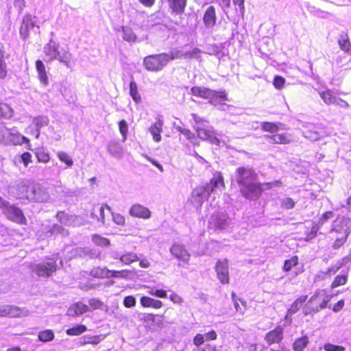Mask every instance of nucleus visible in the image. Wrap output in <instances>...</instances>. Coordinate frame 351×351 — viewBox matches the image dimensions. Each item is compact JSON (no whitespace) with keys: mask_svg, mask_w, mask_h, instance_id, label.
Returning a JSON list of instances; mask_svg holds the SVG:
<instances>
[{"mask_svg":"<svg viewBox=\"0 0 351 351\" xmlns=\"http://www.w3.org/2000/svg\"><path fill=\"white\" fill-rule=\"evenodd\" d=\"M59 45L57 44L53 39H51L49 43L44 47V53L46 57V61L51 62L54 60H58L60 62L63 63L67 68H72L73 64L71 62L72 54L67 51L58 50Z\"/></svg>","mask_w":351,"mask_h":351,"instance_id":"obj_4","label":"nucleus"},{"mask_svg":"<svg viewBox=\"0 0 351 351\" xmlns=\"http://www.w3.org/2000/svg\"><path fill=\"white\" fill-rule=\"evenodd\" d=\"M0 209L8 220L20 225L27 224V219L22 210L2 197H0Z\"/></svg>","mask_w":351,"mask_h":351,"instance_id":"obj_5","label":"nucleus"},{"mask_svg":"<svg viewBox=\"0 0 351 351\" xmlns=\"http://www.w3.org/2000/svg\"><path fill=\"white\" fill-rule=\"evenodd\" d=\"M306 295H302L298 298L289 308L288 313L291 315L295 314L300 309L302 305L306 302Z\"/></svg>","mask_w":351,"mask_h":351,"instance_id":"obj_36","label":"nucleus"},{"mask_svg":"<svg viewBox=\"0 0 351 351\" xmlns=\"http://www.w3.org/2000/svg\"><path fill=\"white\" fill-rule=\"evenodd\" d=\"M169 61V54L163 53L145 57L143 59V65L147 71L157 72L161 71Z\"/></svg>","mask_w":351,"mask_h":351,"instance_id":"obj_7","label":"nucleus"},{"mask_svg":"<svg viewBox=\"0 0 351 351\" xmlns=\"http://www.w3.org/2000/svg\"><path fill=\"white\" fill-rule=\"evenodd\" d=\"M319 229V226L317 224L313 226L311 230L306 232V241H310L315 238Z\"/></svg>","mask_w":351,"mask_h":351,"instance_id":"obj_60","label":"nucleus"},{"mask_svg":"<svg viewBox=\"0 0 351 351\" xmlns=\"http://www.w3.org/2000/svg\"><path fill=\"white\" fill-rule=\"evenodd\" d=\"M106 268H95L93 269L91 271V274L95 277H103V276H108L109 273H108Z\"/></svg>","mask_w":351,"mask_h":351,"instance_id":"obj_59","label":"nucleus"},{"mask_svg":"<svg viewBox=\"0 0 351 351\" xmlns=\"http://www.w3.org/2000/svg\"><path fill=\"white\" fill-rule=\"evenodd\" d=\"M38 19L31 14H25L22 21V23L19 29L21 38L23 40H26L29 36V31L34 28L39 32L40 26L38 25Z\"/></svg>","mask_w":351,"mask_h":351,"instance_id":"obj_11","label":"nucleus"},{"mask_svg":"<svg viewBox=\"0 0 351 351\" xmlns=\"http://www.w3.org/2000/svg\"><path fill=\"white\" fill-rule=\"evenodd\" d=\"M265 140L271 144H288L291 140L285 134H275L273 135H265Z\"/></svg>","mask_w":351,"mask_h":351,"instance_id":"obj_24","label":"nucleus"},{"mask_svg":"<svg viewBox=\"0 0 351 351\" xmlns=\"http://www.w3.org/2000/svg\"><path fill=\"white\" fill-rule=\"evenodd\" d=\"M191 93L197 97L208 99L210 103L217 102L218 100H226V95L223 92H217L205 87L193 86Z\"/></svg>","mask_w":351,"mask_h":351,"instance_id":"obj_9","label":"nucleus"},{"mask_svg":"<svg viewBox=\"0 0 351 351\" xmlns=\"http://www.w3.org/2000/svg\"><path fill=\"white\" fill-rule=\"evenodd\" d=\"M338 43L341 50L351 54V41H350L346 34L340 35Z\"/></svg>","mask_w":351,"mask_h":351,"instance_id":"obj_30","label":"nucleus"},{"mask_svg":"<svg viewBox=\"0 0 351 351\" xmlns=\"http://www.w3.org/2000/svg\"><path fill=\"white\" fill-rule=\"evenodd\" d=\"M141 319L143 321L144 324L149 328H154V322L156 321L155 315L151 313L144 314L143 317Z\"/></svg>","mask_w":351,"mask_h":351,"instance_id":"obj_47","label":"nucleus"},{"mask_svg":"<svg viewBox=\"0 0 351 351\" xmlns=\"http://www.w3.org/2000/svg\"><path fill=\"white\" fill-rule=\"evenodd\" d=\"M28 314L29 311L25 308H20L17 306L11 305L0 306V316L16 317L27 316Z\"/></svg>","mask_w":351,"mask_h":351,"instance_id":"obj_14","label":"nucleus"},{"mask_svg":"<svg viewBox=\"0 0 351 351\" xmlns=\"http://www.w3.org/2000/svg\"><path fill=\"white\" fill-rule=\"evenodd\" d=\"M97 212H98V215L99 217V221H101L103 224L105 223V217H104V209L106 208L108 209L110 213H111V208L106 204H102L100 207H98L97 208Z\"/></svg>","mask_w":351,"mask_h":351,"instance_id":"obj_51","label":"nucleus"},{"mask_svg":"<svg viewBox=\"0 0 351 351\" xmlns=\"http://www.w3.org/2000/svg\"><path fill=\"white\" fill-rule=\"evenodd\" d=\"M2 136L6 143H11L12 145H22L23 143L27 144V149H30L29 140L27 137L22 136L15 129H9L3 128L0 129V136Z\"/></svg>","mask_w":351,"mask_h":351,"instance_id":"obj_8","label":"nucleus"},{"mask_svg":"<svg viewBox=\"0 0 351 351\" xmlns=\"http://www.w3.org/2000/svg\"><path fill=\"white\" fill-rule=\"evenodd\" d=\"M86 326L84 325H77L73 328H69L66 330L68 335L76 336L80 335L86 330Z\"/></svg>","mask_w":351,"mask_h":351,"instance_id":"obj_41","label":"nucleus"},{"mask_svg":"<svg viewBox=\"0 0 351 351\" xmlns=\"http://www.w3.org/2000/svg\"><path fill=\"white\" fill-rule=\"evenodd\" d=\"M123 305L126 308H131L136 305V299L132 295L126 296L123 300Z\"/></svg>","mask_w":351,"mask_h":351,"instance_id":"obj_61","label":"nucleus"},{"mask_svg":"<svg viewBox=\"0 0 351 351\" xmlns=\"http://www.w3.org/2000/svg\"><path fill=\"white\" fill-rule=\"evenodd\" d=\"M113 221L117 225H123L125 223V218L119 213H114L111 211Z\"/></svg>","mask_w":351,"mask_h":351,"instance_id":"obj_62","label":"nucleus"},{"mask_svg":"<svg viewBox=\"0 0 351 351\" xmlns=\"http://www.w3.org/2000/svg\"><path fill=\"white\" fill-rule=\"evenodd\" d=\"M57 156L60 161L66 164L67 166L71 167L73 165V160L66 153L64 152H59L57 153Z\"/></svg>","mask_w":351,"mask_h":351,"instance_id":"obj_48","label":"nucleus"},{"mask_svg":"<svg viewBox=\"0 0 351 351\" xmlns=\"http://www.w3.org/2000/svg\"><path fill=\"white\" fill-rule=\"evenodd\" d=\"M137 261H138V257L133 252L123 254L120 257V261L124 265H130Z\"/></svg>","mask_w":351,"mask_h":351,"instance_id":"obj_37","label":"nucleus"},{"mask_svg":"<svg viewBox=\"0 0 351 351\" xmlns=\"http://www.w3.org/2000/svg\"><path fill=\"white\" fill-rule=\"evenodd\" d=\"M224 187L223 179L219 172L213 175L210 182L204 186H197L191 193V202L195 207L199 208L204 201L207 200L211 193L221 191Z\"/></svg>","mask_w":351,"mask_h":351,"instance_id":"obj_2","label":"nucleus"},{"mask_svg":"<svg viewBox=\"0 0 351 351\" xmlns=\"http://www.w3.org/2000/svg\"><path fill=\"white\" fill-rule=\"evenodd\" d=\"M92 241L95 245L101 247L108 246L110 244L109 239L103 237L99 234L93 235Z\"/></svg>","mask_w":351,"mask_h":351,"instance_id":"obj_42","label":"nucleus"},{"mask_svg":"<svg viewBox=\"0 0 351 351\" xmlns=\"http://www.w3.org/2000/svg\"><path fill=\"white\" fill-rule=\"evenodd\" d=\"M140 302L144 307H152L156 309L161 308L162 306L161 301L147 296H143Z\"/></svg>","mask_w":351,"mask_h":351,"instance_id":"obj_29","label":"nucleus"},{"mask_svg":"<svg viewBox=\"0 0 351 351\" xmlns=\"http://www.w3.org/2000/svg\"><path fill=\"white\" fill-rule=\"evenodd\" d=\"M123 35L122 38L127 42H136L137 40L136 36L132 29L128 26L121 27Z\"/></svg>","mask_w":351,"mask_h":351,"instance_id":"obj_31","label":"nucleus"},{"mask_svg":"<svg viewBox=\"0 0 351 351\" xmlns=\"http://www.w3.org/2000/svg\"><path fill=\"white\" fill-rule=\"evenodd\" d=\"M108 273H109L110 276L113 278H126L128 276V271L127 270H107Z\"/></svg>","mask_w":351,"mask_h":351,"instance_id":"obj_57","label":"nucleus"},{"mask_svg":"<svg viewBox=\"0 0 351 351\" xmlns=\"http://www.w3.org/2000/svg\"><path fill=\"white\" fill-rule=\"evenodd\" d=\"M49 119L46 116H38L33 118V125L35 128L36 138H38L42 128L48 125Z\"/></svg>","mask_w":351,"mask_h":351,"instance_id":"obj_25","label":"nucleus"},{"mask_svg":"<svg viewBox=\"0 0 351 351\" xmlns=\"http://www.w3.org/2000/svg\"><path fill=\"white\" fill-rule=\"evenodd\" d=\"M54 338V334L51 330H45L38 334V339L41 341L47 342Z\"/></svg>","mask_w":351,"mask_h":351,"instance_id":"obj_43","label":"nucleus"},{"mask_svg":"<svg viewBox=\"0 0 351 351\" xmlns=\"http://www.w3.org/2000/svg\"><path fill=\"white\" fill-rule=\"evenodd\" d=\"M36 68L40 82L47 86L48 84V77L43 62L40 60H36Z\"/></svg>","mask_w":351,"mask_h":351,"instance_id":"obj_26","label":"nucleus"},{"mask_svg":"<svg viewBox=\"0 0 351 351\" xmlns=\"http://www.w3.org/2000/svg\"><path fill=\"white\" fill-rule=\"evenodd\" d=\"M261 128L265 132L275 134L277 133L279 130H287L288 127L286 124L281 122L272 123L264 121L261 123Z\"/></svg>","mask_w":351,"mask_h":351,"instance_id":"obj_20","label":"nucleus"},{"mask_svg":"<svg viewBox=\"0 0 351 351\" xmlns=\"http://www.w3.org/2000/svg\"><path fill=\"white\" fill-rule=\"evenodd\" d=\"M52 234H61L62 236H66L68 234V232L65 230L62 226L58 224H53L50 230Z\"/></svg>","mask_w":351,"mask_h":351,"instance_id":"obj_49","label":"nucleus"},{"mask_svg":"<svg viewBox=\"0 0 351 351\" xmlns=\"http://www.w3.org/2000/svg\"><path fill=\"white\" fill-rule=\"evenodd\" d=\"M35 154L39 162L47 163L49 161V154L43 148L37 149Z\"/></svg>","mask_w":351,"mask_h":351,"instance_id":"obj_40","label":"nucleus"},{"mask_svg":"<svg viewBox=\"0 0 351 351\" xmlns=\"http://www.w3.org/2000/svg\"><path fill=\"white\" fill-rule=\"evenodd\" d=\"M215 271L219 281L223 284L229 282V267L227 259L219 260L215 265Z\"/></svg>","mask_w":351,"mask_h":351,"instance_id":"obj_13","label":"nucleus"},{"mask_svg":"<svg viewBox=\"0 0 351 351\" xmlns=\"http://www.w3.org/2000/svg\"><path fill=\"white\" fill-rule=\"evenodd\" d=\"M331 232H336L339 233L346 232V230L344 229L343 219L341 217H337L332 224Z\"/></svg>","mask_w":351,"mask_h":351,"instance_id":"obj_38","label":"nucleus"},{"mask_svg":"<svg viewBox=\"0 0 351 351\" xmlns=\"http://www.w3.org/2000/svg\"><path fill=\"white\" fill-rule=\"evenodd\" d=\"M348 276L347 275H338L335 277V280L331 284V288L334 289L341 285H343L347 282Z\"/></svg>","mask_w":351,"mask_h":351,"instance_id":"obj_46","label":"nucleus"},{"mask_svg":"<svg viewBox=\"0 0 351 351\" xmlns=\"http://www.w3.org/2000/svg\"><path fill=\"white\" fill-rule=\"evenodd\" d=\"M217 16L214 6H209L203 16V22L206 28H211L216 24Z\"/></svg>","mask_w":351,"mask_h":351,"instance_id":"obj_21","label":"nucleus"},{"mask_svg":"<svg viewBox=\"0 0 351 351\" xmlns=\"http://www.w3.org/2000/svg\"><path fill=\"white\" fill-rule=\"evenodd\" d=\"M162 126L163 121L158 118L157 121L149 128V131L151 133L154 141L156 142H160L161 141L160 133L162 132Z\"/></svg>","mask_w":351,"mask_h":351,"instance_id":"obj_23","label":"nucleus"},{"mask_svg":"<svg viewBox=\"0 0 351 351\" xmlns=\"http://www.w3.org/2000/svg\"><path fill=\"white\" fill-rule=\"evenodd\" d=\"M230 219L224 213H215L209 221V226L215 230H225L230 228Z\"/></svg>","mask_w":351,"mask_h":351,"instance_id":"obj_12","label":"nucleus"},{"mask_svg":"<svg viewBox=\"0 0 351 351\" xmlns=\"http://www.w3.org/2000/svg\"><path fill=\"white\" fill-rule=\"evenodd\" d=\"M88 304L93 309H101L103 310L104 307V304L99 300L98 299L92 298L88 300Z\"/></svg>","mask_w":351,"mask_h":351,"instance_id":"obj_50","label":"nucleus"},{"mask_svg":"<svg viewBox=\"0 0 351 351\" xmlns=\"http://www.w3.org/2000/svg\"><path fill=\"white\" fill-rule=\"evenodd\" d=\"M234 179L239 184L242 195L246 199L255 201L261 193L273 186H278L279 181L260 183L256 181L257 175L254 170L243 167L237 169Z\"/></svg>","mask_w":351,"mask_h":351,"instance_id":"obj_1","label":"nucleus"},{"mask_svg":"<svg viewBox=\"0 0 351 351\" xmlns=\"http://www.w3.org/2000/svg\"><path fill=\"white\" fill-rule=\"evenodd\" d=\"M334 216V213L332 211H328L324 213L321 217L319 219L317 226L319 227L322 226L325 222H326L328 219L332 218Z\"/></svg>","mask_w":351,"mask_h":351,"instance_id":"obj_58","label":"nucleus"},{"mask_svg":"<svg viewBox=\"0 0 351 351\" xmlns=\"http://www.w3.org/2000/svg\"><path fill=\"white\" fill-rule=\"evenodd\" d=\"M285 82V80L281 76H276L274 79L273 84L277 89H281Z\"/></svg>","mask_w":351,"mask_h":351,"instance_id":"obj_64","label":"nucleus"},{"mask_svg":"<svg viewBox=\"0 0 351 351\" xmlns=\"http://www.w3.org/2000/svg\"><path fill=\"white\" fill-rule=\"evenodd\" d=\"M184 53L185 51L182 50L174 49L173 51H171L170 54L169 55V60L180 58H185Z\"/></svg>","mask_w":351,"mask_h":351,"instance_id":"obj_56","label":"nucleus"},{"mask_svg":"<svg viewBox=\"0 0 351 351\" xmlns=\"http://www.w3.org/2000/svg\"><path fill=\"white\" fill-rule=\"evenodd\" d=\"M62 264V261L56 256L52 258H47L45 261L39 263H32L29 265V269L39 277H49L58 268L57 261Z\"/></svg>","mask_w":351,"mask_h":351,"instance_id":"obj_6","label":"nucleus"},{"mask_svg":"<svg viewBox=\"0 0 351 351\" xmlns=\"http://www.w3.org/2000/svg\"><path fill=\"white\" fill-rule=\"evenodd\" d=\"M171 254L176 258L187 263L190 259V254L183 245L173 244L170 247Z\"/></svg>","mask_w":351,"mask_h":351,"instance_id":"obj_17","label":"nucleus"},{"mask_svg":"<svg viewBox=\"0 0 351 351\" xmlns=\"http://www.w3.org/2000/svg\"><path fill=\"white\" fill-rule=\"evenodd\" d=\"M326 351H345V348L341 346H336L331 343H326L324 345Z\"/></svg>","mask_w":351,"mask_h":351,"instance_id":"obj_63","label":"nucleus"},{"mask_svg":"<svg viewBox=\"0 0 351 351\" xmlns=\"http://www.w3.org/2000/svg\"><path fill=\"white\" fill-rule=\"evenodd\" d=\"M12 115V110L5 104H0V118H10Z\"/></svg>","mask_w":351,"mask_h":351,"instance_id":"obj_45","label":"nucleus"},{"mask_svg":"<svg viewBox=\"0 0 351 351\" xmlns=\"http://www.w3.org/2000/svg\"><path fill=\"white\" fill-rule=\"evenodd\" d=\"M324 292L323 290L317 291V293L313 295L306 305L304 308V312L305 314H308L311 312H318L319 309L324 308L326 306L328 299H322L320 296H324Z\"/></svg>","mask_w":351,"mask_h":351,"instance_id":"obj_10","label":"nucleus"},{"mask_svg":"<svg viewBox=\"0 0 351 351\" xmlns=\"http://www.w3.org/2000/svg\"><path fill=\"white\" fill-rule=\"evenodd\" d=\"M107 150L109 154L116 158H121L123 155V148L120 144L116 141H111L108 144Z\"/></svg>","mask_w":351,"mask_h":351,"instance_id":"obj_28","label":"nucleus"},{"mask_svg":"<svg viewBox=\"0 0 351 351\" xmlns=\"http://www.w3.org/2000/svg\"><path fill=\"white\" fill-rule=\"evenodd\" d=\"M119 128L120 133L123 136V141L126 140L127 133L128 130V123L125 120H122L119 123Z\"/></svg>","mask_w":351,"mask_h":351,"instance_id":"obj_52","label":"nucleus"},{"mask_svg":"<svg viewBox=\"0 0 351 351\" xmlns=\"http://www.w3.org/2000/svg\"><path fill=\"white\" fill-rule=\"evenodd\" d=\"M17 188L21 199L35 202H47L50 199L47 189L39 183L25 180L19 184Z\"/></svg>","mask_w":351,"mask_h":351,"instance_id":"obj_3","label":"nucleus"},{"mask_svg":"<svg viewBox=\"0 0 351 351\" xmlns=\"http://www.w3.org/2000/svg\"><path fill=\"white\" fill-rule=\"evenodd\" d=\"M197 136L204 141H208L212 144L219 145L220 143L219 139L215 136L213 128L209 127L207 128H198L196 132Z\"/></svg>","mask_w":351,"mask_h":351,"instance_id":"obj_15","label":"nucleus"},{"mask_svg":"<svg viewBox=\"0 0 351 351\" xmlns=\"http://www.w3.org/2000/svg\"><path fill=\"white\" fill-rule=\"evenodd\" d=\"M56 217L62 224L69 225L71 223L69 217L64 212H58Z\"/></svg>","mask_w":351,"mask_h":351,"instance_id":"obj_54","label":"nucleus"},{"mask_svg":"<svg viewBox=\"0 0 351 351\" xmlns=\"http://www.w3.org/2000/svg\"><path fill=\"white\" fill-rule=\"evenodd\" d=\"M283 339V328L280 326H276L274 330L268 332L265 337V340L268 345L273 343H278Z\"/></svg>","mask_w":351,"mask_h":351,"instance_id":"obj_18","label":"nucleus"},{"mask_svg":"<svg viewBox=\"0 0 351 351\" xmlns=\"http://www.w3.org/2000/svg\"><path fill=\"white\" fill-rule=\"evenodd\" d=\"M200 53H201V50L199 49L194 48L191 51H185V53H184L185 59H187V58L198 59L200 57V56H199Z\"/></svg>","mask_w":351,"mask_h":351,"instance_id":"obj_55","label":"nucleus"},{"mask_svg":"<svg viewBox=\"0 0 351 351\" xmlns=\"http://www.w3.org/2000/svg\"><path fill=\"white\" fill-rule=\"evenodd\" d=\"M303 134L306 138L311 141H316L326 135L325 132L321 130L319 126L313 125L307 127V128L303 131Z\"/></svg>","mask_w":351,"mask_h":351,"instance_id":"obj_16","label":"nucleus"},{"mask_svg":"<svg viewBox=\"0 0 351 351\" xmlns=\"http://www.w3.org/2000/svg\"><path fill=\"white\" fill-rule=\"evenodd\" d=\"M308 343V338L306 336L299 338L294 342L293 345V350L295 351H303L304 348L307 346Z\"/></svg>","mask_w":351,"mask_h":351,"instance_id":"obj_39","label":"nucleus"},{"mask_svg":"<svg viewBox=\"0 0 351 351\" xmlns=\"http://www.w3.org/2000/svg\"><path fill=\"white\" fill-rule=\"evenodd\" d=\"M295 204V202L290 197H284L281 199V206L285 209H291Z\"/></svg>","mask_w":351,"mask_h":351,"instance_id":"obj_53","label":"nucleus"},{"mask_svg":"<svg viewBox=\"0 0 351 351\" xmlns=\"http://www.w3.org/2000/svg\"><path fill=\"white\" fill-rule=\"evenodd\" d=\"M130 95L135 103L139 104L141 102V96L138 93L137 84L134 80H132L130 83Z\"/></svg>","mask_w":351,"mask_h":351,"instance_id":"obj_35","label":"nucleus"},{"mask_svg":"<svg viewBox=\"0 0 351 351\" xmlns=\"http://www.w3.org/2000/svg\"><path fill=\"white\" fill-rule=\"evenodd\" d=\"M4 46L0 43V79H4L7 75V66L4 60Z\"/></svg>","mask_w":351,"mask_h":351,"instance_id":"obj_33","label":"nucleus"},{"mask_svg":"<svg viewBox=\"0 0 351 351\" xmlns=\"http://www.w3.org/2000/svg\"><path fill=\"white\" fill-rule=\"evenodd\" d=\"M129 213L131 216L138 218L149 219L151 217L149 208L139 204L132 205Z\"/></svg>","mask_w":351,"mask_h":351,"instance_id":"obj_19","label":"nucleus"},{"mask_svg":"<svg viewBox=\"0 0 351 351\" xmlns=\"http://www.w3.org/2000/svg\"><path fill=\"white\" fill-rule=\"evenodd\" d=\"M187 0H169V7L176 14H182L185 10Z\"/></svg>","mask_w":351,"mask_h":351,"instance_id":"obj_27","label":"nucleus"},{"mask_svg":"<svg viewBox=\"0 0 351 351\" xmlns=\"http://www.w3.org/2000/svg\"><path fill=\"white\" fill-rule=\"evenodd\" d=\"M298 263V258L297 256H293L290 259H287L284 263L283 270L289 271L291 268Z\"/></svg>","mask_w":351,"mask_h":351,"instance_id":"obj_44","label":"nucleus"},{"mask_svg":"<svg viewBox=\"0 0 351 351\" xmlns=\"http://www.w3.org/2000/svg\"><path fill=\"white\" fill-rule=\"evenodd\" d=\"M191 117L193 118V120L195 122V125H193V128L195 130V131H197L198 128H207L209 127H211L209 125V123L207 120H206L204 118H202L199 117L196 114H191Z\"/></svg>","mask_w":351,"mask_h":351,"instance_id":"obj_32","label":"nucleus"},{"mask_svg":"<svg viewBox=\"0 0 351 351\" xmlns=\"http://www.w3.org/2000/svg\"><path fill=\"white\" fill-rule=\"evenodd\" d=\"M89 311V307L83 304L81 302H78L71 306L68 310L66 314L71 317H75L80 315Z\"/></svg>","mask_w":351,"mask_h":351,"instance_id":"obj_22","label":"nucleus"},{"mask_svg":"<svg viewBox=\"0 0 351 351\" xmlns=\"http://www.w3.org/2000/svg\"><path fill=\"white\" fill-rule=\"evenodd\" d=\"M319 94L324 103L327 105H331L335 103L337 97L332 94L330 90L319 92Z\"/></svg>","mask_w":351,"mask_h":351,"instance_id":"obj_34","label":"nucleus"}]
</instances>
